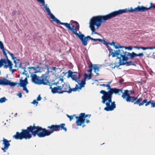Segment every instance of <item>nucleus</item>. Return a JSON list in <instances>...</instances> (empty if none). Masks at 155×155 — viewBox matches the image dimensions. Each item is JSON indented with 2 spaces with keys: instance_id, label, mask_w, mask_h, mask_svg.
<instances>
[{
  "instance_id": "nucleus-43",
  "label": "nucleus",
  "mask_w": 155,
  "mask_h": 155,
  "mask_svg": "<svg viewBox=\"0 0 155 155\" xmlns=\"http://www.w3.org/2000/svg\"><path fill=\"white\" fill-rule=\"evenodd\" d=\"M100 86H103V87H106V84H100Z\"/></svg>"
},
{
  "instance_id": "nucleus-14",
  "label": "nucleus",
  "mask_w": 155,
  "mask_h": 155,
  "mask_svg": "<svg viewBox=\"0 0 155 155\" xmlns=\"http://www.w3.org/2000/svg\"><path fill=\"white\" fill-rule=\"evenodd\" d=\"M144 104H145V106H147L150 104L151 107H155V102L153 101H151V100H149L148 101V100L146 99H144L143 101L142 100L141 102H140L138 104V105L139 106H143Z\"/></svg>"
},
{
  "instance_id": "nucleus-42",
  "label": "nucleus",
  "mask_w": 155,
  "mask_h": 155,
  "mask_svg": "<svg viewBox=\"0 0 155 155\" xmlns=\"http://www.w3.org/2000/svg\"><path fill=\"white\" fill-rule=\"evenodd\" d=\"M26 83H27V84H28V81L27 80V78H25V79L23 80Z\"/></svg>"
},
{
  "instance_id": "nucleus-11",
  "label": "nucleus",
  "mask_w": 155,
  "mask_h": 155,
  "mask_svg": "<svg viewBox=\"0 0 155 155\" xmlns=\"http://www.w3.org/2000/svg\"><path fill=\"white\" fill-rule=\"evenodd\" d=\"M91 115L90 114L85 115L84 113H81L79 116H76V119H77L76 123L78 126H81L84 123L85 119L89 116L90 117Z\"/></svg>"
},
{
  "instance_id": "nucleus-36",
  "label": "nucleus",
  "mask_w": 155,
  "mask_h": 155,
  "mask_svg": "<svg viewBox=\"0 0 155 155\" xmlns=\"http://www.w3.org/2000/svg\"><path fill=\"white\" fill-rule=\"evenodd\" d=\"M41 99H42V98L40 96V95L39 94V95H38V96L37 97V98L36 100L37 101H40L41 100Z\"/></svg>"
},
{
  "instance_id": "nucleus-27",
  "label": "nucleus",
  "mask_w": 155,
  "mask_h": 155,
  "mask_svg": "<svg viewBox=\"0 0 155 155\" xmlns=\"http://www.w3.org/2000/svg\"><path fill=\"white\" fill-rule=\"evenodd\" d=\"M70 89L71 90V92L72 91L75 92L77 91L78 90H79L78 88V84H76L75 85V87L74 88H71V87Z\"/></svg>"
},
{
  "instance_id": "nucleus-23",
  "label": "nucleus",
  "mask_w": 155,
  "mask_h": 155,
  "mask_svg": "<svg viewBox=\"0 0 155 155\" xmlns=\"http://www.w3.org/2000/svg\"><path fill=\"white\" fill-rule=\"evenodd\" d=\"M108 44H109L111 45H113L115 48L116 49H118L119 48H123V46H121L120 45H115V42L114 41H113L112 43H108Z\"/></svg>"
},
{
  "instance_id": "nucleus-33",
  "label": "nucleus",
  "mask_w": 155,
  "mask_h": 155,
  "mask_svg": "<svg viewBox=\"0 0 155 155\" xmlns=\"http://www.w3.org/2000/svg\"><path fill=\"white\" fill-rule=\"evenodd\" d=\"M0 48L1 49L3 50L5 49L3 43L2 41H0Z\"/></svg>"
},
{
  "instance_id": "nucleus-12",
  "label": "nucleus",
  "mask_w": 155,
  "mask_h": 155,
  "mask_svg": "<svg viewBox=\"0 0 155 155\" xmlns=\"http://www.w3.org/2000/svg\"><path fill=\"white\" fill-rule=\"evenodd\" d=\"M79 37V39L82 41L83 45L84 46H86L87 45V41L88 39L94 41H98L101 42L102 40L101 39H94L92 38L89 36L85 37L84 35L82 34H81V35Z\"/></svg>"
},
{
  "instance_id": "nucleus-41",
  "label": "nucleus",
  "mask_w": 155,
  "mask_h": 155,
  "mask_svg": "<svg viewBox=\"0 0 155 155\" xmlns=\"http://www.w3.org/2000/svg\"><path fill=\"white\" fill-rule=\"evenodd\" d=\"M103 43L105 45H107L108 44V43H109V42H107L105 41L104 40H103Z\"/></svg>"
},
{
  "instance_id": "nucleus-19",
  "label": "nucleus",
  "mask_w": 155,
  "mask_h": 155,
  "mask_svg": "<svg viewBox=\"0 0 155 155\" xmlns=\"http://www.w3.org/2000/svg\"><path fill=\"white\" fill-rule=\"evenodd\" d=\"M130 54V57L132 58H134L138 56L140 57H142L144 56V54L143 53H139L138 54H137L134 52H132L131 53H130V54Z\"/></svg>"
},
{
  "instance_id": "nucleus-30",
  "label": "nucleus",
  "mask_w": 155,
  "mask_h": 155,
  "mask_svg": "<svg viewBox=\"0 0 155 155\" xmlns=\"http://www.w3.org/2000/svg\"><path fill=\"white\" fill-rule=\"evenodd\" d=\"M7 99L5 97L0 98V103H3L5 102Z\"/></svg>"
},
{
  "instance_id": "nucleus-8",
  "label": "nucleus",
  "mask_w": 155,
  "mask_h": 155,
  "mask_svg": "<svg viewBox=\"0 0 155 155\" xmlns=\"http://www.w3.org/2000/svg\"><path fill=\"white\" fill-rule=\"evenodd\" d=\"M129 92L131 94H134V91L128 90H125L124 92H122V97L123 99H125L127 102H130L133 103L134 104H139L140 102H141L142 100V98L141 97L138 98L137 97L134 96H131L130 95Z\"/></svg>"
},
{
  "instance_id": "nucleus-46",
  "label": "nucleus",
  "mask_w": 155,
  "mask_h": 155,
  "mask_svg": "<svg viewBox=\"0 0 155 155\" xmlns=\"http://www.w3.org/2000/svg\"><path fill=\"white\" fill-rule=\"evenodd\" d=\"M123 81H124V80L123 79H121L120 81V82L121 83Z\"/></svg>"
},
{
  "instance_id": "nucleus-22",
  "label": "nucleus",
  "mask_w": 155,
  "mask_h": 155,
  "mask_svg": "<svg viewBox=\"0 0 155 155\" xmlns=\"http://www.w3.org/2000/svg\"><path fill=\"white\" fill-rule=\"evenodd\" d=\"M40 67L39 66H37L36 67H31L28 68V69H33L34 72L31 73V74H33L34 73H36L39 72V71L37 70V69H39Z\"/></svg>"
},
{
  "instance_id": "nucleus-2",
  "label": "nucleus",
  "mask_w": 155,
  "mask_h": 155,
  "mask_svg": "<svg viewBox=\"0 0 155 155\" xmlns=\"http://www.w3.org/2000/svg\"><path fill=\"white\" fill-rule=\"evenodd\" d=\"M2 51L6 59L2 58L0 60V68L3 67L5 69L9 68V70L11 71L12 73L16 71L19 68L23 70V74H25L26 72H27L26 70L25 66L26 65H28L29 64L28 62H25L23 63L20 62V59H17L16 57L14 56L13 54L8 51L7 52L11 56L12 59L14 60V62L15 64L14 66L16 69H12L13 64L12 62L8 59L5 48L2 50Z\"/></svg>"
},
{
  "instance_id": "nucleus-1",
  "label": "nucleus",
  "mask_w": 155,
  "mask_h": 155,
  "mask_svg": "<svg viewBox=\"0 0 155 155\" xmlns=\"http://www.w3.org/2000/svg\"><path fill=\"white\" fill-rule=\"evenodd\" d=\"M155 8V5H153L152 3H151L150 5L149 8H147L143 6H138L134 9L132 7H131L129 9L125 8L114 11L105 15L93 16L89 22V27L92 31V34H98L95 31V26H96L97 29H98L101 26L102 22H105L106 21L114 18L119 15L128 12H144L146 10H149L150 8Z\"/></svg>"
},
{
  "instance_id": "nucleus-16",
  "label": "nucleus",
  "mask_w": 155,
  "mask_h": 155,
  "mask_svg": "<svg viewBox=\"0 0 155 155\" xmlns=\"http://www.w3.org/2000/svg\"><path fill=\"white\" fill-rule=\"evenodd\" d=\"M44 8L46 11L47 12L48 14L50 16L51 18L52 19L53 21H55L57 24H58V23L60 22V20L55 18L53 14L51 12L49 8L47 7L46 6H45Z\"/></svg>"
},
{
  "instance_id": "nucleus-20",
  "label": "nucleus",
  "mask_w": 155,
  "mask_h": 155,
  "mask_svg": "<svg viewBox=\"0 0 155 155\" xmlns=\"http://www.w3.org/2000/svg\"><path fill=\"white\" fill-rule=\"evenodd\" d=\"M8 81L5 78H3L2 79H0V85H8Z\"/></svg>"
},
{
  "instance_id": "nucleus-48",
  "label": "nucleus",
  "mask_w": 155,
  "mask_h": 155,
  "mask_svg": "<svg viewBox=\"0 0 155 155\" xmlns=\"http://www.w3.org/2000/svg\"><path fill=\"white\" fill-rule=\"evenodd\" d=\"M154 49H155V46L154 47Z\"/></svg>"
},
{
  "instance_id": "nucleus-5",
  "label": "nucleus",
  "mask_w": 155,
  "mask_h": 155,
  "mask_svg": "<svg viewBox=\"0 0 155 155\" xmlns=\"http://www.w3.org/2000/svg\"><path fill=\"white\" fill-rule=\"evenodd\" d=\"M108 50L112 57L117 56V59H119V66L124 65L127 66L134 65L131 61H127L129 59H132L134 58H131L130 56V53L124 51L122 49H118L114 51V52H113V50L112 49L109 48Z\"/></svg>"
},
{
  "instance_id": "nucleus-13",
  "label": "nucleus",
  "mask_w": 155,
  "mask_h": 155,
  "mask_svg": "<svg viewBox=\"0 0 155 155\" xmlns=\"http://www.w3.org/2000/svg\"><path fill=\"white\" fill-rule=\"evenodd\" d=\"M80 74L79 72H73L70 70L68 71V76L71 77L73 81L76 82L80 81Z\"/></svg>"
},
{
  "instance_id": "nucleus-21",
  "label": "nucleus",
  "mask_w": 155,
  "mask_h": 155,
  "mask_svg": "<svg viewBox=\"0 0 155 155\" xmlns=\"http://www.w3.org/2000/svg\"><path fill=\"white\" fill-rule=\"evenodd\" d=\"M86 84V81L85 79H82L81 82L79 84V86L78 84V87L79 90H81L82 87H84L85 85Z\"/></svg>"
},
{
  "instance_id": "nucleus-10",
  "label": "nucleus",
  "mask_w": 155,
  "mask_h": 155,
  "mask_svg": "<svg viewBox=\"0 0 155 155\" xmlns=\"http://www.w3.org/2000/svg\"><path fill=\"white\" fill-rule=\"evenodd\" d=\"M64 79L62 78H59L58 81H52L51 84L49 82L48 85L50 86V89H51V91L53 94L58 93L61 90H62V85L64 83Z\"/></svg>"
},
{
  "instance_id": "nucleus-3",
  "label": "nucleus",
  "mask_w": 155,
  "mask_h": 155,
  "mask_svg": "<svg viewBox=\"0 0 155 155\" xmlns=\"http://www.w3.org/2000/svg\"><path fill=\"white\" fill-rule=\"evenodd\" d=\"M106 87H107V89L109 90L108 91L104 90H101L100 93L103 94L101 97L102 99V103L105 104L106 106L105 107L104 110L107 111H112L116 107V104L114 101L112 102V98L113 93L118 94L120 95V92L122 93V90L116 88H111L110 85L106 84Z\"/></svg>"
},
{
  "instance_id": "nucleus-40",
  "label": "nucleus",
  "mask_w": 155,
  "mask_h": 155,
  "mask_svg": "<svg viewBox=\"0 0 155 155\" xmlns=\"http://www.w3.org/2000/svg\"><path fill=\"white\" fill-rule=\"evenodd\" d=\"M134 48L135 49H141V47H139L138 46H134Z\"/></svg>"
},
{
  "instance_id": "nucleus-32",
  "label": "nucleus",
  "mask_w": 155,
  "mask_h": 155,
  "mask_svg": "<svg viewBox=\"0 0 155 155\" xmlns=\"http://www.w3.org/2000/svg\"><path fill=\"white\" fill-rule=\"evenodd\" d=\"M31 103L34 105H36V106L38 105V102L36 100H34L33 101L31 102Z\"/></svg>"
},
{
  "instance_id": "nucleus-37",
  "label": "nucleus",
  "mask_w": 155,
  "mask_h": 155,
  "mask_svg": "<svg viewBox=\"0 0 155 155\" xmlns=\"http://www.w3.org/2000/svg\"><path fill=\"white\" fill-rule=\"evenodd\" d=\"M17 95L19 98H21L22 97L21 93V92H19L18 94Z\"/></svg>"
},
{
  "instance_id": "nucleus-6",
  "label": "nucleus",
  "mask_w": 155,
  "mask_h": 155,
  "mask_svg": "<svg viewBox=\"0 0 155 155\" xmlns=\"http://www.w3.org/2000/svg\"><path fill=\"white\" fill-rule=\"evenodd\" d=\"M65 126V124L64 123H62L59 125L53 124L47 127V128L49 129L50 130L39 127L41 137L49 136L54 131H58L63 130L65 132H66L67 128Z\"/></svg>"
},
{
  "instance_id": "nucleus-34",
  "label": "nucleus",
  "mask_w": 155,
  "mask_h": 155,
  "mask_svg": "<svg viewBox=\"0 0 155 155\" xmlns=\"http://www.w3.org/2000/svg\"><path fill=\"white\" fill-rule=\"evenodd\" d=\"M22 87H23V91H25L27 93H28L29 91L28 90V89H27V88L26 87V86H23Z\"/></svg>"
},
{
  "instance_id": "nucleus-9",
  "label": "nucleus",
  "mask_w": 155,
  "mask_h": 155,
  "mask_svg": "<svg viewBox=\"0 0 155 155\" xmlns=\"http://www.w3.org/2000/svg\"><path fill=\"white\" fill-rule=\"evenodd\" d=\"M71 26L70 24L69 23L61 22L60 21V22L58 23V24L64 25L68 28V30L72 31L73 34L75 35L79 38L80 36L81 35V33L79 31L80 35H79L77 32V31L79 30V24L77 21H74L73 20L71 21Z\"/></svg>"
},
{
  "instance_id": "nucleus-15",
  "label": "nucleus",
  "mask_w": 155,
  "mask_h": 155,
  "mask_svg": "<svg viewBox=\"0 0 155 155\" xmlns=\"http://www.w3.org/2000/svg\"><path fill=\"white\" fill-rule=\"evenodd\" d=\"M63 84L62 85V89H63V90H61L59 94H62L64 92H67L68 93H71V90L70 89V86L68 83H65L64 82Z\"/></svg>"
},
{
  "instance_id": "nucleus-26",
  "label": "nucleus",
  "mask_w": 155,
  "mask_h": 155,
  "mask_svg": "<svg viewBox=\"0 0 155 155\" xmlns=\"http://www.w3.org/2000/svg\"><path fill=\"white\" fill-rule=\"evenodd\" d=\"M8 85H9L11 86L14 87L15 86L16 84L17 83L11 82L10 81H8Z\"/></svg>"
},
{
  "instance_id": "nucleus-39",
  "label": "nucleus",
  "mask_w": 155,
  "mask_h": 155,
  "mask_svg": "<svg viewBox=\"0 0 155 155\" xmlns=\"http://www.w3.org/2000/svg\"><path fill=\"white\" fill-rule=\"evenodd\" d=\"M92 71V68H90L89 69L87 70V71L88 72H89L90 73V74H91V72Z\"/></svg>"
},
{
  "instance_id": "nucleus-45",
  "label": "nucleus",
  "mask_w": 155,
  "mask_h": 155,
  "mask_svg": "<svg viewBox=\"0 0 155 155\" xmlns=\"http://www.w3.org/2000/svg\"><path fill=\"white\" fill-rule=\"evenodd\" d=\"M112 81H109V82H107V84H109V85H110V84L111 83Z\"/></svg>"
},
{
  "instance_id": "nucleus-4",
  "label": "nucleus",
  "mask_w": 155,
  "mask_h": 155,
  "mask_svg": "<svg viewBox=\"0 0 155 155\" xmlns=\"http://www.w3.org/2000/svg\"><path fill=\"white\" fill-rule=\"evenodd\" d=\"M33 135L34 137L37 135L39 137L41 138L39 126H35L34 124L33 126L30 125L26 129H22L21 132H16L13 137L16 140H21L23 139L25 140L29 139Z\"/></svg>"
},
{
  "instance_id": "nucleus-47",
  "label": "nucleus",
  "mask_w": 155,
  "mask_h": 155,
  "mask_svg": "<svg viewBox=\"0 0 155 155\" xmlns=\"http://www.w3.org/2000/svg\"><path fill=\"white\" fill-rule=\"evenodd\" d=\"M85 126V125H83L82 126V127H84Z\"/></svg>"
},
{
  "instance_id": "nucleus-25",
  "label": "nucleus",
  "mask_w": 155,
  "mask_h": 155,
  "mask_svg": "<svg viewBox=\"0 0 155 155\" xmlns=\"http://www.w3.org/2000/svg\"><path fill=\"white\" fill-rule=\"evenodd\" d=\"M84 78L83 79H85V81H86V79H87L88 80H89L91 79V74H90L88 75L86 73H85L84 74Z\"/></svg>"
},
{
  "instance_id": "nucleus-44",
  "label": "nucleus",
  "mask_w": 155,
  "mask_h": 155,
  "mask_svg": "<svg viewBox=\"0 0 155 155\" xmlns=\"http://www.w3.org/2000/svg\"><path fill=\"white\" fill-rule=\"evenodd\" d=\"M86 122L87 123H88L90 122V121L89 120L87 119L86 120Z\"/></svg>"
},
{
  "instance_id": "nucleus-38",
  "label": "nucleus",
  "mask_w": 155,
  "mask_h": 155,
  "mask_svg": "<svg viewBox=\"0 0 155 155\" xmlns=\"http://www.w3.org/2000/svg\"><path fill=\"white\" fill-rule=\"evenodd\" d=\"M57 68L56 67H52L51 68V69L55 71Z\"/></svg>"
},
{
  "instance_id": "nucleus-18",
  "label": "nucleus",
  "mask_w": 155,
  "mask_h": 155,
  "mask_svg": "<svg viewBox=\"0 0 155 155\" xmlns=\"http://www.w3.org/2000/svg\"><path fill=\"white\" fill-rule=\"evenodd\" d=\"M89 67L90 68H93L94 70V72L96 73L97 76H98L99 75V74L98 73V72L99 71V68L97 65L95 64L93 66V64H91L89 65Z\"/></svg>"
},
{
  "instance_id": "nucleus-35",
  "label": "nucleus",
  "mask_w": 155,
  "mask_h": 155,
  "mask_svg": "<svg viewBox=\"0 0 155 155\" xmlns=\"http://www.w3.org/2000/svg\"><path fill=\"white\" fill-rule=\"evenodd\" d=\"M123 48H125L126 49H128L129 50H131L132 49V47L131 46H130L127 47H123Z\"/></svg>"
},
{
  "instance_id": "nucleus-29",
  "label": "nucleus",
  "mask_w": 155,
  "mask_h": 155,
  "mask_svg": "<svg viewBox=\"0 0 155 155\" xmlns=\"http://www.w3.org/2000/svg\"><path fill=\"white\" fill-rule=\"evenodd\" d=\"M141 49L143 50H146L147 49H154V47H141Z\"/></svg>"
},
{
  "instance_id": "nucleus-28",
  "label": "nucleus",
  "mask_w": 155,
  "mask_h": 155,
  "mask_svg": "<svg viewBox=\"0 0 155 155\" xmlns=\"http://www.w3.org/2000/svg\"><path fill=\"white\" fill-rule=\"evenodd\" d=\"M66 116L68 117L69 118L70 121H71L73 119L74 117H75L76 118V117L77 116L75 114H74L73 115L69 116L67 114H66Z\"/></svg>"
},
{
  "instance_id": "nucleus-7",
  "label": "nucleus",
  "mask_w": 155,
  "mask_h": 155,
  "mask_svg": "<svg viewBox=\"0 0 155 155\" xmlns=\"http://www.w3.org/2000/svg\"><path fill=\"white\" fill-rule=\"evenodd\" d=\"M45 67L47 68V71L44 74L42 75L41 76V79H40V77L36 74H31V77L33 82L38 85H48L49 83V81L47 79L49 73V67L47 65H46Z\"/></svg>"
},
{
  "instance_id": "nucleus-31",
  "label": "nucleus",
  "mask_w": 155,
  "mask_h": 155,
  "mask_svg": "<svg viewBox=\"0 0 155 155\" xmlns=\"http://www.w3.org/2000/svg\"><path fill=\"white\" fill-rule=\"evenodd\" d=\"M38 2L41 3L44 6L45 4V2L44 0H37Z\"/></svg>"
},
{
  "instance_id": "nucleus-17",
  "label": "nucleus",
  "mask_w": 155,
  "mask_h": 155,
  "mask_svg": "<svg viewBox=\"0 0 155 155\" xmlns=\"http://www.w3.org/2000/svg\"><path fill=\"white\" fill-rule=\"evenodd\" d=\"M2 141L3 142V144L4 145V147L2 148V150H3L4 152H6V150H7L10 145L9 142L11 141V140L8 141L3 138Z\"/></svg>"
},
{
  "instance_id": "nucleus-24",
  "label": "nucleus",
  "mask_w": 155,
  "mask_h": 155,
  "mask_svg": "<svg viewBox=\"0 0 155 155\" xmlns=\"http://www.w3.org/2000/svg\"><path fill=\"white\" fill-rule=\"evenodd\" d=\"M18 86H20V87H23L24 86H26L28 84L27 83H26L23 80H22L21 79H20V82L18 84Z\"/></svg>"
}]
</instances>
